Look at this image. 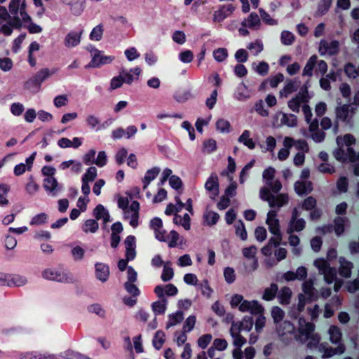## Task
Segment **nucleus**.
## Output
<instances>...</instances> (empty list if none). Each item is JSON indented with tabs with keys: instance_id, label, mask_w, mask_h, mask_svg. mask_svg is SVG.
<instances>
[{
	"instance_id": "obj_27",
	"label": "nucleus",
	"mask_w": 359,
	"mask_h": 359,
	"mask_svg": "<svg viewBox=\"0 0 359 359\" xmlns=\"http://www.w3.org/2000/svg\"><path fill=\"white\" fill-rule=\"evenodd\" d=\"M302 290L304 292L303 294H305L309 299L315 297L316 290L314 286V280L312 278L305 280L302 283Z\"/></svg>"
},
{
	"instance_id": "obj_6",
	"label": "nucleus",
	"mask_w": 359,
	"mask_h": 359,
	"mask_svg": "<svg viewBox=\"0 0 359 359\" xmlns=\"http://www.w3.org/2000/svg\"><path fill=\"white\" fill-rule=\"evenodd\" d=\"M88 50L90 53L92 60L86 68H98L102 65L111 63L115 58L112 55H104L102 51L93 47L88 48Z\"/></svg>"
},
{
	"instance_id": "obj_56",
	"label": "nucleus",
	"mask_w": 359,
	"mask_h": 359,
	"mask_svg": "<svg viewBox=\"0 0 359 359\" xmlns=\"http://www.w3.org/2000/svg\"><path fill=\"white\" fill-rule=\"evenodd\" d=\"M359 67H356L353 63H348L344 67V71L347 76L351 78H356L359 76L358 72Z\"/></svg>"
},
{
	"instance_id": "obj_2",
	"label": "nucleus",
	"mask_w": 359,
	"mask_h": 359,
	"mask_svg": "<svg viewBox=\"0 0 359 359\" xmlns=\"http://www.w3.org/2000/svg\"><path fill=\"white\" fill-rule=\"evenodd\" d=\"M315 330L316 325L313 322L300 318L298 320L295 339L300 343L305 344L309 349L316 348L320 344V337Z\"/></svg>"
},
{
	"instance_id": "obj_4",
	"label": "nucleus",
	"mask_w": 359,
	"mask_h": 359,
	"mask_svg": "<svg viewBox=\"0 0 359 359\" xmlns=\"http://www.w3.org/2000/svg\"><path fill=\"white\" fill-rule=\"evenodd\" d=\"M42 276L46 280L60 283H69L73 281L72 275L69 272L61 269H46L43 271Z\"/></svg>"
},
{
	"instance_id": "obj_45",
	"label": "nucleus",
	"mask_w": 359,
	"mask_h": 359,
	"mask_svg": "<svg viewBox=\"0 0 359 359\" xmlns=\"http://www.w3.org/2000/svg\"><path fill=\"white\" fill-rule=\"evenodd\" d=\"M345 346L344 344H339L336 348H333L331 347L324 348V352L323 355V358H326L329 357H332V355L337 353H343L345 351Z\"/></svg>"
},
{
	"instance_id": "obj_33",
	"label": "nucleus",
	"mask_w": 359,
	"mask_h": 359,
	"mask_svg": "<svg viewBox=\"0 0 359 359\" xmlns=\"http://www.w3.org/2000/svg\"><path fill=\"white\" fill-rule=\"evenodd\" d=\"M160 172V168L157 167H154L150 170H148L144 175V177L142 180L143 182V189H146L149 186V183L154 180L158 173Z\"/></svg>"
},
{
	"instance_id": "obj_14",
	"label": "nucleus",
	"mask_w": 359,
	"mask_h": 359,
	"mask_svg": "<svg viewBox=\"0 0 359 359\" xmlns=\"http://www.w3.org/2000/svg\"><path fill=\"white\" fill-rule=\"evenodd\" d=\"M205 189L212 200H215L219 194V180L215 174H212L205 184Z\"/></svg>"
},
{
	"instance_id": "obj_22",
	"label": "nucleus",
	"mask_w": 359,
	"mask_h": 359,
	"mask_svg": "<svg viewBox=\"0 0 359 359\" xmlns=\"http://www.w3.org/2000/svg\"><path fill=\"white\" fill-rule=\"evenodd\" d=\"M23 359H60L59 355L48 352L32 351L23 355Z\"/></svg>"
},
{
	"instance_id": "obj_64",
	"label": "nucleus",
	"mask_w": 359,
	"mask_h": 359,
	"mask_svg": "<svg viewBox=\"0 0 359 359\" xmlns=\"http://www.w3.org/2000/svg\"><path fill=\"white\" fill-rule=\"evenodd\" d=\"M240 141L242 142L245 145H246L250 149H254L255 147V143L253 141L252 138L250 137V134L248 132H245L240 137Z\"/></svg>"
},
{
	"instance_id": "obj_40",
	"label": "nucleus",
	"mask_w": 359,
	"mask_h": 359,
	"mask_svg": "<svg viewBox=\"0 0 359 359\" xmlns=\"http://www.w3.org/2000/svg\"><path fill=\"white\" fill-rule=\"evenodd\" d=\"M318 201L316 197L309 196L306 197L302 203V208L306 211H310L317 208Z\"/></svg>"
},
{
	"instance_id": "obj_44",
	"label": "nucleus",
	"mask_w": 359,
	"mask_h": 359,
	"mask_svg": "<svg viewBox=\"0 0 359 359\" xmlns=\"http://www.w3.org/2000/svg\"><path fill=\"white\" fill-rule=\"evenodd\" d=\"M174 276L173 269L171 267V262H167L164 264L163 270L161 274V279L165 281L170 280Z\"/></svg>"
},
{
	"instance_id": "obj_39",
	"label": "nucleus",
	"mask_w": 359,
	"mask_h": 359,
	"mask_svg": "<svg viewBox=\"0 0 359 359\" xmlns=\"http://www.w3.org/2000/svg\"><path fill=\"white\" fill-rule=\"evenodd\" d=\"M173 222L176 224L182 226L186 230H189L190 229V217L187 213L184 214L183 217L175 214Z\"/></svg>"
},
{
	"instance_id": "obj_5",
	"label": "nucleus",
	"mask_w": 359,
	"mask_h": 359,
	"mask_svg": "<svg viewBox=\"0 0 359 359\" xmlns=\"http://www.w3.org/2000/svg\"><path fill=\"white\" fill-rule=\"evenodd\" d=\"M8 8L13 18L18 17L20 25L30 21L31 18L25 11V0H11Z\"/></svg>"
},
{
	"instance_id": "obj_47",
	"label": "nucleus",
	"mask_w": 359,
	"mask_h": 359,
	"mask_svg": "<svg viewBox=\"0 0 359 359\" xmlns=\"http://www.w3.org/2000/svg\"><path fill=\"white\" fill-rule=\"evenodd\" d=\"M99 227V224L97 222L95 219H87L82 229L85 233H95Z\"/></svg>"
},
{
	"instance_id": "obj_7",
	"label": "nucleus",
	"mask_w": 359,
	"mask_h": 359,
	"mask_svg": "<svg viewBox=\"0 0 359 359\" xmlns=\"http://www.w3.org/2000/svg\"><path fill=\"white\" fill-rule=\"evenodd\" d=\"M355 107L352 104H344L335 109L336 118L344 123H350L355 113Z\"/></svg>"
},
{
	"instance_id": "obj_52",
	"label": "nucleus",
	"mask_w": 359,
	"mask_h": 359,
	"mask_svg": "<svg viewBox=\"0 0 359 359\" xmlns=\"http://www.w3.org/2000/svg\"><path fill=\"white\" fill-rule=\"evenodd\" d=\"M199 288L201 294L207 299H210L213 293V290L210 287L206 280L199 284Z\"/></svg>"
},
{
	"instance_id": "obj_29",
	"label": "nucleus",
	"mask_w": 359,
	"mask_h": 359,
	"mask_svg": "<svg viewBox=\"0 0 359 359\" xmlns=\"http://www.w3.org/2000/svg\"><path fill=\"white\" fill-rule=\"evenodd\" d=\"M353 269V264L351 262L346 261L344 259L340 260V266L338 271L339 275L345 278H348L351 276Z\"/></svg>"
},
{
	"instance_id": "obj_55",
	"label": "nucleus",
	"mask_w": 359,
	"mask_h": 359,
	"mask_svg": "<svg viewBox=\"0 0 359 359\" xmlns=\"http://www.w3.org/2000/svg\"><path fill=\"white\" fill-rule=\"evenodd\" d=\"M25 189L29 195H34L39 190V185L34 181L32 176L29 177V182L25 186Z\"/></svg>"
},
{
	"instance_id": "obj_28",
	"label": "nucleus",
	"mask_w": 359,
	"mask_h": 359,
	"mask_svg": "<svg viewBox=\"0 0 359 359\" xmlns=\"http://www.w3.org/2000/svg\"><path fill=\"white\" fill-rule=\"evenodd\" d=\"M93 215L97 220L102 219L105 224L110 221L109 214L102 205H98L93 210Z\"/></svg>"
},
{
	"instance_id": "obj_20",
	"label": "nucleus",
	"mask_w": 359,
	"mask_h": 359,
	"mask_svg": "<svg viewBox=\"0 0 359 359\" xmlns=\"http://www.w3.org/2000/svg\"><path fill=\"white\" fill-rule=\"evenodd\" d=\"M356 142L355 137L351 133L339 135L336 139L337 147H346L347 149H354L351 146L355 145Z\"/></svg>"
},
{
	"instance_id": "obj_63",
	"label": "nucleus",
	"mask_w": 359,
	"mask_h": 359,
	"mask_svg": "<svg viewBox=\"0 0 359 359\" xmlns=\"http://www.w3.org/2000/svg\"><path fill=\"white\" fill-rule=\"evenodd\" d=\"M86 122L88 126L92 129L95 128L100 124V118L93 114H88L86 118Z\"/></svg>"
},
{
	"instance_id": "obj_41",
	"label": "nucleus",
	"mask_w": 359,
	"mask_h": 359,
	"mask_svg": "<svg viewBox=\"0 0 359 359\" xmlns=\"http://www.w3.org/2000/svg\"><path fill=\"white\" fill-rule=\"evenodd\" d=\"M294 329V325L289 320H285L281 323L278 328V332L280 336H285L290 333H292Z\"/></svg>"
},
{
	"instance_id": "obj_46",
	"label": "nucleus",
	"mask_w": 359,
	"mask_h": 359,
	"mask_svg": "<svg viewBox=\"0 0 359 359\" xmlns=\"http://www.w3.org/2000/svg\"><path fill=\"white\" fill-rule=\"evenodd\" d=\"M71 255L75 262L82 261L85 256V250L79 245L72 248Z\"/></svg>"
},
{
	"instance_id": "obj_58",
	"label": "nucleus",
	"mask_w": 359,
	"mask_h": 359,
	"mask_svg": "<svg viewBox=\"0 0 359 359\" xmlns=\"http://www.w3.org/2000/svg\"><path fill=\"white\" fill-rule=\"evenodd\" d=\"M196 318L195 316H189L185 320L184 325L183 326V330L184 332H191L196 324Z\"/></svg>"
},
{
	"instance_id": "obj_42",
	"label": "nucleus",
	"mask_w": 359,
	"mask_h": 359,
	"mask_svg": "<svg viewBox=\"0 0 359 359\" xmlns=\"http://www.w3.org/2000/svg\"><path fill=\"white\" fill-rule=\"evenodd\" d=\"M219 218V215L213 211L206 210L203 215L205 223L208 226L215 224Z\"/></svg>"
},
{
	"instance_id": "obj_31",
	"label": "nucleus",
	"mask_w": 359,
	"mask_h": 359,
	"mask_svg": "<svg viewBox=\"0 0 359 359\" xmlns=\"http://www.w3.org/2000/svg\"><path fill=\"white\" fill-rule=\"evenodd\" d=\"M316 63H318V56L313 55L309 57L303 69V76L309 77L312 76L314 68L316 67Z\"/></svg>"
},
{
	"instance_id": "obj_12",
	"label": "nucleus",
	"mask_w": 359,
	"mask_h": 359,
	"mask_svg": "<svg viewBox=\"0 0 359 359\" xmlns=\"http://www.w3.org/2000/svg\"><path fill=\"white\" fill-rule=\"evenodd\" d=\"M140 203L134 201L129 206V209L123 211L124 217L129 220L130 224L135 228L138 225Z\"/></svg>"
},
{
	"instance_id": "obj_26",
	"label": "nucleus",
	"mask_w": 359,
	"mask_h": 359,
	"mask_svg": "<svg viewBox=\"0 0 359 359\" xmlns=\"http://www.w3.org/2000/svg\"><path fill=\"white\" fill-rule=\"evenodd\" d=\"M27 283V279L25 276L7 274V286L8 287H20Z\"/></svg>"
},
{
	"instance_id": "obj_9",
	"label": "nucleus",
	"mask_w": 359,
	"mask_h": 359,
	"mask_svg": "<svg viewBox=\"0 0 359 359\" xmlns=\"http://www.w3.org/2000/svg\"><path fill=\"white\" fill-rule=\"evenodd\" d=\"M56 69H49L43 68L39 70L35 76L26 83V87L29 88L32 86L39 88L42 82L46 80L50 76L56 72Z\"/></svg>"
},
{
	"instance_id": "obj_38",
	"label": "nucleus",
	"mask_w": 359,
	"mask_h": 359,
	"mask_svg": "<svg viewBox=\"0 0 359 359\" xmlns=\"http://www.w3.org/2000/svg\"><path fill=\"white\" fill-rule=\"evenodd\" d=\"M349 182L346 176H340L336 182V187L339 193H346L348 190Z\"/></svg>"
},
{
	"instance_id": "obj_48",
	"label": "nucleus",
	"mask_w": 359,
	"mask_h": 359,
	"mask_svg": "<svg viewBox=\"0 0 359 359\" xmlns=\"http://www.w3.org/2000/svg\"><path fill=\"white\" fill-rule=\"evenodd\" d=\"M323 275L324 280L327 284L332 283L335 280H337L338 278L337 274V271H336L335 268H334V267H330L328 270L325 271L323 273Z\"/></svg>"
},
{
	"instance_id": "obj_53",
	"label": "nucleus",
	"mask_w": 359,
	"mask_h": 359,
	"mask_svg": "<svg viewBox=\"0 0 359 359\" xmlns=\"http://www.w3.org/2000/svg\"><path fill=\"white\" fill-rule=\"evenodd\" d=\"M97 170L95 167H90L87 169L86 173L83 175L82 177V181H86L88 182H93L97 177Z\"/></svg>"
},
{
	"instance_id": "obj_21",
	"label": "nucleus",
	"mask_w": 359,
	"mask_h": 359,
	"mask_svg": "<svg viewBox=\"0 0 359 359\" xmlns=\"http://www.w3.org/2000/svg\"><path fill=\"white\" fill-rule=\"evenodd\" d=\"M334 304L331 303H326L324 306V317L325 318H330L332 317L335 313L334 305L337 307H339L342 305L343 299L340 296H335L333 298Z\"/></svg>"
},
{
	"instance_id": "obj_34",
	"label": "nucleus",
	"mask_w": 359,
	"mask_h": 359,
	"mask_svg": "<svg viewBox=\"0 0 359 359\" xmlns=\"http://www.w3.org/2000/svg\"><path fill=\"white\" fill-rule=\"evenodd\" d=\"M104 30V25L100 23L92 29L89 34V39L93 41H101L103 37Z\"/></svg>"
},
{
	"instance_id": "obj_43",
	"label": "nucleus",
	"mask_w": 359,
	"mask_h": 359,
	"mask_svg": "<svg viewBox=\"0 0 359 359\" xmlns=\"http://www.w3.org/2000/svg\"><path fill=\"white\" fill-rule=\"evenodd\" d=\"M217 149V142L212 139L205 140L203 142L202 152L205 154H210Z\"/></svg>"
},
{
	"instance_id": "obj_60",
	"label": "nucleus",
	"mask_w": 359,
	"mask_h": 359,
	"mask_svg": "<svg viewBox=\"0 0 359 359\" xmlns=\"http://www.w3.org/2000/svg\"><path fill=\"white\" fill-rule=\"evenodd\" d=\"M152 309L154 312L157 314H163L166 310L165 302L157 301L153 303Z\"/></svg>"
},
{
	"instance_id": "obj_62",
	"label": "nucleus",
	"mask_w": 359,
	"mask_h": 359,
	"mask_svg": "<svg viewBox=\"0 0 359 359\" xmlns=\"http://www.w3.org/2000/svg\"><path fill=\"white\" fill-rule=\"evenodd\" d=\"M48 215L46 213H40L32 217L30 224L31 225H41L46 222Z\"/></svg>"
},
{
	"instance_id": "obj_3",
	"label": "nucleus",
	"mask_w": 359,
	"mask_h": 359,
	"mask_svg": "<svg viewBox=\"0 0 359 359\" xmlns=\"http://www.w3.org/2000/svg\"><path fill=\"white\" fill-rule=\"evenodd\" d=\"M311 95L306 85L301 87L299 93L289 100L287 103L288 108L294 113H299L300 108L304 114L305 120L307 123L312 118V112L309 105Z\"/></svg>"
},
{
	"instance_id": "obj_36",
	"label": "nucleus",
	"mask_w": 359,
	"mask_h": 359,
	"mask_svg": "<svg viewBox=\"0 0 359 359\" xmlns=\"http://www.w3.org/2000/svg\"><path fill=\"white\" fill-rule=\"evenodd\" d=\"M348 150L345 151L343 147H338L334 151V156L335 158L341 162L345 163L346 161L350 162V154H348Z\"/></svg>"
},
{
	"instance_id": "obj_35",
	"label": "nucleus",
	"mask_w": 359,
	"mask_h": 359,
	"mask_svg": "<svg viewBox=\"0 0 359 359\" xmlns=\"http://www.w3.org/2000/svg\"><path fill=\"white\" fill-rule=\"evenodd\" d=\"M292 295V292L289 287L285 286L283 287L280 292L278 298L280 299V304L283 305L289 304L290 302V299Z\"/></svg>"
},
{
	"instance_id": "obj_61",
	"label": "nucleus",
	"mask_w": 359,
	"mask_h": 359,
	"mask_svg": "<svg viewBox=\"0 0 359 359\" xmlns=\"http://www.w3.org/2000/svg\"><path fill=\"white\" fill-rule=\"evenodd\" d=\"M284 80V76L281 73H278L275 76L269 78L267 81L271 88H276L279 83L283 82Z\"/></svg>"
},
{
	"instance_id": "obj_19",
	"label": "nucleus",
	"mask_w": 359,
	"mask_h": 359,
	"mask_svg": "<svg viewBox=\"0 0 359 359\" xmlns=\"http://www.w3.org/2000/svg\"><path fill=\"white\" fill-rule=\"evenodd\" d=\"M313 184L311 180H298L294 183V191L298 195H304L312 192Z\"/></svg>"
},
{
	"instance_id": "obj_1",
	"label": "nucleus",
	"mask_w": 359,
	"mask_h": 359,
	"mask_svg": "<svg viewBox=\"0 0 359 359\" xmlns=\"http://www.w3.org/2000/svg\"><path fill=\"white\" fill-rule=\"evenodd\" d=\"M276 174V170L271 167L264 170L262 177L266 185L262 187L259 191L260 198L267 202L272 208L267 213L266 224L273 236L269 239L268 244L262 248V254L266 257L272 255L273 246L277 248L283 241V235L278 210L287 205L290 202V196L287 193H279L283 189V183L280 180L275 179Z\"/></svg>"
},
{
	"instance_id": "obj_30",
	"label": "nucleus",
	"mask_w": 359,
	"mask_h": 359,
	"mask_svg": "<svg viewBox=\"0 0 359 359\" xmlns=\"http://www.w3.org/2000/svg\"><path fill=\"white\" fill-rule=\"evenodd\" d=\"M328 333L330 341L334 344H341L342 333L341 329L335 325H332L329 327Z\"/></svg>"
},
{
	"instance_id": "obj_25",
	"label": "nucleus",
	"mask_w": 359,
	"mask_h": 359,
	"mask_svg": "<svg viewBox=\"0 0 359 359\" xmlns=\"http://www.w3.org/2000/svg\"><path fill=\"white\" fill-rule=\"evenodd\" d=\"M62 3L70 6L72 12L76 15L81 13L84 8L85 0H61Z\"/></svg>"
},
{
	"instance_id": "obj_18",
	"label": "nucleus",
	"mask_w": 359,
	"mask_h": 359,
	"mask_svg": "<svg viewBox=\"0 0 359 359\" xmlns=\"http://www.w3.org/2000/svg\"><path fill=\"white\" fill-rule=\"evenodd\" d=\"M83 32H69L64 39V44L68 48H72L78 46L81 39Z\"/></svg>"
},
{
	"instance_id": "obj_17",
	"label": "nucleus",
	"mask_w": 359,
	"mask_h": 359,
	"mask_svg": "<svg viewBox=\"0 0 359 359\" xmlns=\"http://www.w3.org/2000/svg\"><path fill=\"white\" fill-rule=\"evenodd\" d=\"M308 275L307 269L304 266L297 268L296 271H289L283 273V278L287 281H294L295 280H304Z\"/></svg>"
},
{
	"instance_id": "obj_49",
	"label": "nucleus",
	"mask_w": 359,
	"mask_h": 359,
	"mask_svg": "<svg viewBox=\"0 0 359 359\" xmlns=\"http://www.w3.org/2000/svg\"><path fill=\"white\" fill-rule=\"evenodd\" d=\"M314 266L318 269L321 274L331 267L329 262L323 258L316 259L314 261Z\"/></svg>"
},
{
	"instance_id": "obj_54",
	"label": "nucleus",
	"mask_w": 359,
	"mask_h": 359,
	"mask_svg": "<svg viewBox=\"0 0 359 359\" xmlns=\"http://www.w3.org/2000/svg\"><path fill=\"white\" fill-rule=\"evenodd\" d=\"M165 342V334L162 331H157L153 339L154 346L160 349Z\"/></svg>"
},
{
	"instance_id": "obj_37",
	"label": "nucleus",
	"mask_w": 359,
	"mask_h": 359,
	"mask_svg": "<svg viewBox=\"0 0 359 359\" xmlns=\"http://www.w3.org/2000/svg\"><path fill=\"white\" fill-rule=\"evenodd\" d=\"M184 319V314L182 311H177L172 313L168 317V321L166 324V329L179 324Z\"/></svg>"
},
{
	"instance_id": "obj_10",
	"label": "nucleus",
	"mask_w": 359,
	"mask_h": 359,
	"mask_svg": "<svg viewBox=\"0 0 359 359\" xmlns=\"http://www.w3.org/2000/svg\"><path fill=\"white\" fill-rule=\"evenodd\" d=\"M239 311L243 313H249L255 316L264 313V307L257 300L245 299L239 306Z\"/></svg>"
},
{
	"instance_id": "obj_8",
	"label": "nucleus",
	"mask_w": 359,
	"mask_h": 359,
	"mask_svg": "<svg viewBox=\"0 0 359 359\" xmlns=\"http://www.w3.org/2000/svg\"><path fill=\"white\" fill-rule=\"evenodd\" d=\"M339 50L340 43L337 40L323 39L319 43L318 51L322 55H336Z\"/></svg>"
},
{
	"instance_id": "obj_16",
	"label": "nucleus",
	"mask_w": 359,
	"mask_h": 359,
	"mask_svg": "<svg viewBox=\"0 0 359 359\" xmlns=\"http://www.w3.org/2000/svg\"><path fill=\"white\" fill-rule=\"evenodd\" d=\"M110 271L107 264L102 262L95 264V275L97 280L104 283H106L109 277Z\"/></svg>"
},
{
	"instance_id": "obj_11",
	"label": "nucleus",
	"mask_w": 359,
	"mask_h": 359,
	"mask_svg": "<svg viewBox=\"0 0 359 359\" xmlns=\"http://www.w3.org/2000/svg\"><path fill=\"white\" fill-rule=\"evenodd\" d=\"M305 220L299 217L298 210L297 208H294L289 222V226L287 229V233H292L294 231H302L305 229Z\"/></svg>"
},
{
	"instance_id": "obj_24",
	"label": "nucleus",
	"mask_w": 359,
	"mask_h": 359,
	"mask_svg": "<svg viewBox=\"0 0 359 359\" xmlns=\"http://www.w3.org/2000/svg\"><path fill=\"white\" fill-rule=\"evenodd\" d=\"M241 327L242 323L238 322L233 323L231 327V332L234 338L233 343L236 346H241L245 342V339L239 334Z\"/></svg>"
},
{
	"instance_id": "obj_50",
	"label": "nucleus",
	"mask_w": 359,
	"mask_h": 359,
	"mask_svg": "<svg viewBox=\"0 0 359 359\" xmlns=\"http://www.w3.org/2000/svg\"><path fill=\"white\" fill-rule=\"evenodd\" d=\"M297 88L298 86L295 81H289L284 86L281 93L285 97H287L289 95L296 92Z\"/></svg>"
},
{
	"instance_id": "obj_57",
	"label": "nucleus",
	"mask_w": 359,
	"mask_h": 359,
	"mask_svg": "<svg viewBox=\"0 0 359 359\" xmlns=\"http://www.w3.org/2000/svg\"><path fill=\"white\" fill-rule=\"evenodd\" d=\"M309 298L306 297L305 294H299L298 295V303L297 305V311L298 313H301L305 309L306 303L309 301Z\"/></svg>"
},
{
	"instance_id": "obj_59",
	"label": "nucleus",
	"mask_w": 359,
	"mask_h": 359,
	"mask_svg": "<svg viewBox=\"0 0 359 359\" xmlns=\"http://www.w3.org/2000/svg\"><path fill=\"white\" fill-rule=\"evenodd\" d=\"M271 316L275 323H279L283 319L285 313L280 308L275 306L272 309Z\"/></svg>"
},
{
	"instance_id": "obj_23",
	"label": "nucleus",
	"mask_w": 359,
	"mask_h": 359,
	"mask_svg": "<svg viewBox=\"0 0 359 359\" xmlns=\"http://www.w3.org/2000/svg\"><path fill=\"white\" fill-rule=\"evenodd\" d=\"M348 222V219L344 217H336L332 224L331 225L332 229L334 230V233L337 236L342 235L346 230V226Z\"/></svg>"
},
{
	"instance_id": "obj_13",
	"label": "nucleus",
	"mask_w": 359,
	"mask_h": 359,
	"mask_svg": "<svg viewBox=\"0 0 359 359\" xmlns=\"http://www.w3.org/2000/svg\"><path fill=\"white\" fill-rule=\"evenodd\" d=\"M43 186L46 191L53 197L57 196L63 190L62 185L57 182L55 177L45 178Z\"/></svg>"
},
{
	"instance_id": "obj_51",
	"label": "nucleus",
	"mask_w": 359,
	"mask_h": 359,
	"mask_svg": "<svg viewBox=\"0 0 359 359\" xmlns=\"http://www.w3.org/2000/svg\"><path fill=\"white\" fill-rule=\"evenodd\" d=\"M13 67L12 60L7 57H0V69L4 72H10Z\"/></svg>"
},
{
	"instance_id": "obj_32",
	"label": "nucleus",
	"mask_w": 359,
	"mask_h": 359,
	"mask_svg": "<svg viewBox=\"0 0 359 359\" xmlns=\"http://www.w3.org/2000/svg\"><path fill=\"white\" fill-rule=\"evenodd\" d=\"M278 286L276 283H271L269 286L266 287L263 292L262 298L266 301L273 299L278 293Z\"/></svg>"
},
{
	"instance_id": "obj_15",
	"label": "nucleus",
	"mask_w": 359,
	"mask_h": 359,
	"mask_svg": "<svg viewBox=\"0 0 359 359\" xmlns=\"http://www.w3.org/2000/svg\"><path fill=\"white\" fill-rule=\"evenodd\" d=\"M227 222L229 224H231L233 222L234 229L236 234L240 236L242 239H245L247 238V233L245 230L244 225L240 220L236 219V214L233 210H230L227 212Z\"/></svg>"
}]
</instances>
